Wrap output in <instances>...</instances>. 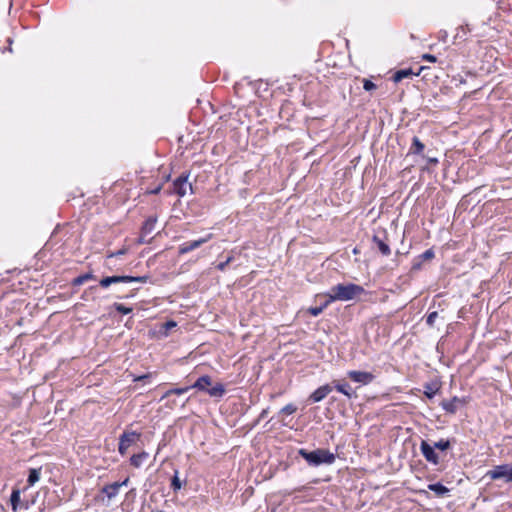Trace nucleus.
I'll list each match as a JSON object with an SVG mask.
<instances>
[{
	"mask_svg": "<svg viewBox=\"0 0 512 512\" xmlns=\"http://www.w3.org/2000/svg\"><path fill=\"white\" fill-rule=\"evenodd\" d=\"M364 292L363 287L356 284H338L331 288L327 294L328 302L349 301Z\"/></svg>",
	"mask_w": 512,
	"mask_h": 512,
	"instance_id": "1",
	"label": "nucleus"
},
{
	"mask_svg": "<svg viewBox=\"0 0 512 512\" xmlns=\"http://www.w3.org/2000/svg\"><path fill=\"white\" fill-rule=\"evenodd\" d=\"M298 453L310 466H319L322 464L331 465L336 459L335 455L326 449H316L314 451L300 449Z\"/></svg>",
	"mask_w": 512,
	"mask_h": 512,
	"instance_id": "2",
	"label": "nucleus"
},
{
	"mask_svg": "<svg viewBox=\"0 0 512 512\" xmlns=\"http://www.w3.org/2000/svg\"><path fill=\"white\" fill-rule=\"evenodd\" d=\"M212 381L210 376L204 375L197 379V381L192 386L182 387V388H174L166 391L163 396L161 397V401L164 400V398H168L172 395H182L186 392H188L191 388L198 389L200 391H206L209 389V386H211Z\"/></svg>",
	"mask_w": 512,
	"mask_h": 512,
	"instance_id": "3",
	"label": "nucleus"
},
{
	"mask_svg": "<svg viewBox=\"0 0 512 512\" xmlns=\"http://www.w3.org/2000/svg\"><path fill=\"white\" fill-rule=\"evenodd\" d=\"M490 480L503 479L505 482H512V464L497 465L485 473Z\"/></svg>",
	"mask_w": 512,
	"mask_h": 512,
	"instance_id": "4",
	"label": "nucleus"
},
{
	"mask_svg": "<svg viewBox=\"0 0 512 512\" xmlns=\"http://www.w3.org/2000/svg\"><path fill=\"white\" fill-rule=\"evenodd\" d=\"M148 281V276H108L104 277L100 280V286L103 288L109 287L111 284L116 283H146Z\"/></svg>",
	"mask_w": 512,
	"mask_h": 512,
	"instance_id": "5",
	"label": "nucleus"
},
{
	"mask_svg": "<svg viewBox=\"0 0 512 512\" xmlns=\"http://www.w3.org/2000/svg\"><path fill=\"white\" fill-rule=\"evenodd\" d=\"M140 434L136 432H124L120 436L118 451L121 455H125L128 448L134 444L139 438Z\"/></svg>",
	"mask_w": 512,
	"mask_h": 512,
	"instance_id": "6",
	"label": "nucleus"
},
{
	"mask_svg": "<svg viewBox=\"0 0 512 512\" xmlns=\"http://www.w3.org/2000/svg\"><path fill=\"white\" fill-rule=\"evenodd\" d=\"M347 375L352 381L361 385H368L375 379L374 374L367 371L350 370Z\"/></svg>",
	"mask_w": 512,
	"mask_h": 512,
	"instance_id": "7",
	"label": "nucleus"
},
{
	"mask_svg": "<svg viewBox=\"0 0 512 512\" xmlns=\"http://www.w3.org/2000/svg\"><path fill=\"white\" fill-rule=\"evenodd\" d=\"M212 237H213V234L209 233L205 237L199 238L197 240H193L191 242L183 243L179 247V253L186 254L188 252H191V251L197 249L198 247H200L201 245L210 241L212 239Z\"/></svg>",
	"mask_w": 512,
	"mask_h": 512,
	"instance_id": "8",
	"label": "nucleus"
},
{
	"mask_svg": "<svg viewBox=\"0 0 512 512\" xmlns=\"http://www.w3.org/2000/svg\"><path fill=\"white\" fill-rule=\"evenodd\" d=\"M173 186L175 193L180 197H184L188 191H192V185L188 182V176L181 175L174 181Z\"/></svg>",
	"mask_w": 512,
	"mask_h": 512,
	"instance_id": "9",
	"label": "nucleus"
},
{
	"mask_svg": "<svg viewBox=\"0 0 512 512\" xmlns=\"http://www.w3.org/2000/svg\"><path fill=\"white\" fill-rule=\"evenodd\" d=\"M421 453L423 454L424 458L432 463V464H438L439 457L437 453L435 452L434 447H432L430 444H428L426 441H422L420 445Z\"/></svg>",
	"mask_w": 512,
	"mask_h": 512,
	"instance_id": "10",
	"label": "nucleus"
},
{
	"mask_svg": "<svg viewBox=\"0 0 512 512\" xmlns=\"http://www.w3.org/2000/svg\"><path fill=\"white\" fill-rule=\"evenodd\" d=\"M333 390V387L329 384H325L323 386H320L318 389H316L309 397V399L314 402L318 403L322 401L331 391Z\"/></svg>",
	"mask_w": 512,
	"mask_h": 512,
	"instance_id": "11",
	"label": "nucleus"
},
{
	"mask_svg": "<svg viewBox=\"0 0 512 512\" xmlns=\"http://www.w3.org/2000/svg\"><path fill=\"white\" fill-rule=\"evenodd\" d=\"M334 388L345 395L348 399L356 398L357 394L356 392L351 388L349 383L345 381H334Z\"/></svg>",
	"mask_w": 512,
	"mask_h": 512,
	"instance_id": "12",
	"label": "nucleus"
},
{
	"mask_svg": "<svg viewBox=\"0 0 512 512\" xmlns=\"http://www.w3.org/2000/svg\"><path fill=\"white\" fill-rule=\"evenodd\" d=\"M20 490L19 489H13L11 496H10V502L12 506V510L16 512L19 508H25L28 509L29 505L28 503H21V497H20Z\"/></svg>",
	"mask_w": 512,
	"mask_h": 512,
	"instance_id": "13",
	"label": "nucleus"
},
{
	"mask_svg": "<svg viewBox=\"0 0 512 512\" xmlns=\"http://www.w3.org/2000/svg\"><path fill=\"white\" fill-rule=\"evenodd\" d=\"M419 74H420V71L419 72H413V70L411 68L401 69V70H398V71L395 72V74L393 75V81L395 83H398V82L402 81L405 78H409V77H412V76H418Z\"/></svg>",
	"mask_w": 512,
	"mask_h": 512,
	"instance_id": "14",
	"label": "nucleus"
},
{
	"mask_svg": "<svg viewBox=\"0 0 512 512\" xmlns=\"http://www.w3.org/2000/svg\"><path fill=\"white\" fill-rule=\"evenodd\" d=\"M121 487V484H118V482H114L112 484H108L106 485L103 489H102V492L109 498V499H112L114 497L117 496V494L119 493V489Z\"/></svg>",
	"mask_w": 512,
	"mask_h": 512,
	"instance_id": "15",
	"label": "nucleus"
},
{
	"mask_svg": "<svg viewBox=\"0 0 512 512\" xmlns=\"http://www.w3.org/2000/svg\"><path fill=\"white\" fill-rule=\"evenodd\" d=\"M459 403V399L454 397L451 400H446L442 402V408L448 413H455L457 410V404Z\"/></svg>",
	"mask_w": 512,
	"mask_h": 512,
	"instance_id": "16",
	"label": "nucleus"
},
{
	"mask_svg": "<svg viewBox=\"0 0 512 512\" xmlns=\"http://www.w3.org/2000/svg\"><path fill=\"white\" fill-rule=\"evenodd\" d=\"M207 393L211 397H222L225 393L224 385L221 383H216L207 390Z\"/></svg>",
	"mask_w": 512,
	"mask_h": 512,
	"instance_id": "17",
	"label": "nucleus"
},
{
	"mask_svg": "<svg viewBox=\"0 0 512 512\" xmlns=\"http://www.w3.org/2000/svg\"><path fill=\"white\" fill-rule=\"evenodd\" d=\"M147 458H148V453H146V452H141L139 454H134L130 458V463L135 468H139Z\"/></svg>",
	"mask_w": 512,
	"mask_h": 512,
	"instance_id": "18",
	"label": "nucleus"
},
{
	"mask_svg": "<svg viewBox=\"0 0 512 512\" xmlns=\"http://www.w3.org/2000/svg\"><path fill=\"white\" fill-rule=\"evenodd\" d=\"M41 475V468H32L29 470V475L27 479L28 486H33L36 482L39 481Z\"/></svg>",
	"mask_w": 512,
	"mask_h": 512,
	"instance_id": "19",
	"label": "nucleus"
},
{
	"mask_svg": "<svg viewBox=\"0 0 512 512\" xmlns=\"http://www.w3.org/2000/svg\"><path fill=\"white\" fill-rule=\"evenodd\" d=\"M374 243L377 245L379 251L385 255L388 256L391 253L390 247L387 243H385L383 240H381L379 237L374 236L373 237Z\"/></svg>",
	"mask_w": 512,
	"mask_h": 512,
	"instance_id": "20",
	"label": "nucleus"
},
{
	"mask_svg": "<svg viewBox=\"0 0 512 512\" xmlns=\"http://www.w3.org/2000/svg\"><path fill=\"white\" fill-rule=\"evenodd\" d=\"M156 222V217H149L142 226L143 233L146 235L152 233L155 229Z\"/></svg>",
	"mask_w": 512,
	"mask_h": 512,
	"instance_id": "21",
	"label": "nucleus"
},
{
	"mask_svg": "<svg viewBox=\"0 0 512 512\" xmlns=\"http://www.w3.org/2000/svg\"><path fill=\"white\" fill-rule=\"evenodd\" d=\"M428 489L435 492L438 496H443L449 492V489L441 483L429 484Z\"/></svg>",
	"mask_w": 512,
	"mask_h": 512,
	"instance_id": "22",
	"label": "nucleus"
},
{
	"mask_svg": "<svg viewBox=\"0 0 512 512\" xmlns=\"http://www.w3.org/2000/svg\"><path fill=\"white\" fill-rule=\"evenodd\" d=\"M425 146L424 144L420 141V139L418 137H413V140H412V145H411V148H410V152L411 153H414V154H421L424 150Z\"/></svg>",
	"mask_w": 512,
	"mask_h": 512,
	"instance_id": "23",
	"label": "nucleus"
},
{
	"mask_svg": "<svg viewBox=\"0 0 512 512\" xmlns=\"http://www.w3.org/2000/svg\"><path fill=\"white\" fill-rule=\"evenodd\" d=\"M94 278L95 277H94V275L92 273H86V274H83V275H80V276L76 277L73 280V284L76 285V286H79V285L84 284L88 280H92Z\"/></svg>",
	"mask_w": 512,
	"mask_h": 512,
	"instance_id": "24",
	"label": "nucleus"
},
{
	"mask_svg": "<svg viewBox=\"0 0 512 512\" xmlns=\"http://www.w3.org/2000/svg\"><path fill=\"white\" fill-rule=\"evenodd\" d=\"M331 302H328V300L322 305V306H319V307H310L308 309V312L313 315V316H318L319 314H321L323 312V310L330 304Z\"/></svg>",
	"mask_w": 512,
	"mask_h": 512,
	"instance_id": "25",
	"label": "nucleus"
},
{
	"mask_svg": "<svg viewBox=\"0 0 512 512\" xmlns=\"http://www.w3.org/2000/svg\"><path fill=\"white\" fill-rule=\"evenodd\" d=\"M297 411V407L290 403V404H287L286 406H284L281 410H280V414H286V415H291L293 413H295Z\"/></svg>",
	"mask_w": 512,
	"mask_h": 512,
	"instance_id": "26",
	"label": "nucleus"
},
{
	"mask_svg": "<svg viewBox=\"0 0 512 512\" xmlns=\"http://www.w3.org/2000/svg\"><path fill=\"white\" fill-rule=\"evenodd\" d=\"M171 487L173 488V490L177 491V490H180L181 487H182V483L178 477V471H175V474L171 480Z\"/></svg>",
	"mask_w": 512,
	"mask_h": 512,
	"instance_id": "27",
	"label": "nucleus"
},
{
	"mask_svg": "<svg viewBox=\"0 0 512 512\" xmlns=\"http://www.w3.org/2000/svg\"><path fill=\"white\" fill-rule=\"evenodd\" d=\"M433 447L434 449L437 448L444 451L450 447V442L449 440L441 439L438 442H436Z\"/></svg>",
	"mask_w": 512,
	"mask_h": 512,
	"instance_id": "28",
	"label": "nucleus"
},
{
	"mask_svg": "<svg viewBox=\"0 0 512 512\" xmlns=\"http://www.w3.org/2000/svg\"><path fill=\"white\" fill-rule=\"evenodd\" d=\"M114 308L116 309V311H118L119 313H122V314H129L132 312V308L126 307L119 303H115Z\"/></svg>",
	"mask_w": 512,
	"mask_h": 512,
	"instance_id": "29",
	"label": "nucleus"
},
{
	"mask_svg": "<svg viewBox=\"0 0 512 512\" xmlns=\"http://www.w3.org/2000/svg\"><path fill=\"white\" fill-rule=\"evenodd\" d=\"M436 392H437V389H436V388H434L433 386H431V385H426V386H425L424 394H425L429 399L433 398V397L435 396Z\"/></svg>",
	"mask_w": 512,
	"mask_h": 512,
	"instance_id": "30",
	"label": "nucleus"
},
{
	"mask_svg": "<svg viewBox=\"0 0 512 512\" xmlns=\"http://www.w3.org/2000/svg\"><path fill=\"white\" fill-rule=\"evenodd\" d=\"M437 317H438V313L436 311L429 313L427 318H426V323L429 326H433L435 321H436V319H437Z\"/></svg>",
	"mask_w": 512,
	"mask_h": 512,
	"instance_id": "31",
	"label": "nucleus"
},
{
	"mask_svg": "<svg viewBox=\"0 0 512 512\" xmlns=\"http://www.w3.org/2000/svg\"><path fill=\"white\" fill-rule=\"evenodd\" d=\"M363 88L366 90V91H372L374 89H376V85L368 80V79H364L363 80Z\"/></svg>",
	"mask_w": 512,
	"mask_h": 512,
	"instance_id": "32",
	"label": "nucleus"
},
{
	"mask_svg": "<svg viewBox=\"0 0 512 512\" xmlns=\"http://www.w3.org/2000/svg\"><path fill=\"white\" fill-rule=\"evenodd\" d=\"M423 260H430L434 257V252L432 249L426 250L424 253L420 256Z\"/></svg>",
	"mask_w": 512,
	"mask_h": 512,
	"instance_id": "33",
	"label": "nucleus"
},
{
	"mask_svg": "<svg viewBox=\"0 0 512 512\" xmlns=\"http://www.w3.org/2000/svg\"><path fill=\"white\" fill-rule=\"evenodd\" d=\"M232 260H233V257H232V256H229V257L226 259V261L221 262V263H219V264L217 265V269H218V270H220V271H223V270L226 268V266H227L230 262H232Z\"/></svg>",
	"mask_w": 512,
	"mask_h": 512,
	"instance_id": "34",
	"label": "nucleus"
},
{
	"mask_svg": "<svg viewBox=\"0 0 512 512\" xmlns=\"http://www.w3.org/2000/svg\"><path fill=\"white\" fill-rule=\"evenodd\" d=\"M176 322L174 321H167L166 323L163 324V328L165 329V334H167V331H169L170 329L176 327Z\"/></svg>",
	"mask_w": 512,
	"mask_h": 512,
	"instance_id": "35",
	"label": "nucleus"
},
{
	"mask_svg": "<svg viewBox=\"0 0 512 512\" xmlns=\"http://www.w3.org/2000/svg\"><path fill=\"white\" fill-rule=\"evenodd\" d=\"M422 59L426 60V61H429V62H432V63H435L437 61V58L432 55V54H424L422 56Z\"/></svg>",
	"mask_w": 512,
	"mask_h": 512,
	"instance_id": "36",
	"label": "nucleus"
},
{
	"mask_svg": "<svg viewBox=\"0 0 512 512\" xmlns=\"http://www.w3.org/2000/svg\"><path fill=\"white\" fill-rule=\"evenodd\" d=\"M169 398H170V396L167 398L168 401L166 403V407L169 408V409H173L174 407L177 406V401L175 399L171 400Z\"/></svg>",
	"mask_w": 512,
	"mask_h": 512,
	"instance_id": "37",
	"label": "nucleus"
},
{
	"mask_svg": "<svg viewBox=\"0 0 512 512\" xmlns=\"http://www.w3.org/2000/svg\"><path fill=\"white\" fill-rule=\"evenodd\" d=\"M149 377V374L141 375L136 378H134V381H141Z\"/></svg>",
	"mask_w": 512,
	"mask_h": 512,
	"instance_id": "38",
	"label": "nucleus"
},
{
	"mask_svg": "<svg viewBox=\"0 0 512 512\" xmlns=\"http://www.w3.org/2000/svg\"><path fill=\"white\" fill-rule=\"evenodd\" d=\"M160 190H161V186H158L155 189L151 190L150 193L151 194H157V193H159Z\"/></svg>",
	"mask_w": 512,
	"mask_h": 512,
	"instance_id": "39",
	"label": "nucleus"
},
{
	"mask_svg": "<svg viewBox=\"0 0 512 512\" xmlns=\"http://www.w3.org/2000/svg\"><path fill=\"white\" fill-rule=\"evenodd\" d=\"M267 413H268V409H264V410L261 412V414H260V418H264V417H266Z\"/></svg>",
	"mask_w": 512,
	"mask_h": 512,
	"instance_id": "40",
	"label": "nucleus"
},
{
	"mask_svg": "<svg viewBox=\"0 0 512 512\" xmlns=\"http://www.w3.org/2000/svg\"><path fill=\"white\" fill-rule=\"evenodd\" d=\"M128 482H129V478H126L124 481L118 482V484H121V487H122V486H126L128 484Z\"/></svg>",
	"mask_w": 512,
	"mask_h": 512,
	"instance_id": "41",
	"label": "nucleus"
},
{
	"mask_svg": "<svg viewBox=\"0 0 512 512\" xmlns=\"http://www.w3.org/2000/svg\"><path fill=\"white\" fill-rule=\"evenodd\" d=\"M430 162H432V163H437V162H438V160H437L436 158H431V159H430Z\"/></svg>",
	"mask_w": 512,
	"mask_h": 512,
	"instance_id": "42",
	"label": "nucleus"
}]
</instances>
